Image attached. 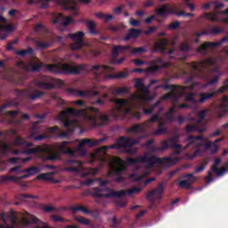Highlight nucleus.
I'll list each match as a JSON object with an SVG mask.
<instances>
[{"label": "nucleus", "mask_w": 228, "mask_h": 228, "mask_svg": "<svg viewBox=\"0 0 228 228\" xmlns=\"http://www.w3.org/2000/svg\"><path fill=\"white\" fill-rule=\"evenodd\" d=\"M39 220L37 217H33L31 219V221L26 219V218H23L21 220V225H23V227H28V225H31V224H38Z\"/></svg>", "instance_id": "c03bdc74"}, {"label": "nucleus", "mask_w": 228, "mask_h": 228, "mask_svg": "<svg viewBox=\"0 0 228 228\" xmlns=\"http://www.w3.org/2000/svg\"><path fill=\"white\" fill-rule=\"evenodd\" d=\"M198 104H204L206 101H210V99L216 97V92L200 93L198 94Z\"/></svg>", "instance_id": "bb28decb"}, {"label": "nucleus", "mask_w": 228, "mask_h": 228, "mask_svg": "<svg viewBox=\"0 0 228 228\" xmlns=\"http://www.w3.org/2000/svg\"><path fill=\"white\" fill-rule=\"evenodd\" d=\"M35 85L41 90H53L55 88L54 84L51 83V77L49 76H42L35 81Z\"/></svg>", "instance_id": "f8f14e48"}, {"label": "nucleus", "mask_w": 228, "mask_h": 228, "mask_svg": "<svg viewBox=\"0 0 228 228\" xmlns=\"http://www.w3.org/2000/svg\"><path fill=\"white\" fill-rule=\"evenodd\" d=\"M163 90H169L170 92H175V86L166 83L162 85Z\"/></svg>", "instance_id": "69168bd1"}, {"label": "nucleus", "mask_w": 228, "mask_h": 228, "mask_svg": "<svg viewBox=\"0 0 228 228\" xmlns=\"http://www.w3.org/2000/svg\"><path fill=\"white\" fill-rule=\"evenodd\" d=\"M69 94L70 95H77L78 97H97L99 96V91H90V90H77V89H69Z\"/></svg>", "instance_id": "2eb2a0df"}, {"label": "nucleus", "mask_w": 228, "mask_h": 228, "mask_svg": "<svg viewBox=\"0 0 228 228\" xmlns=\"http://www.w3.org/2000/svg\"><path fill=\"white\" fill-rule=\"evenodd\" d=\"M61 3L65 10H71L74 12V15H77V3L76 0H61Z\"/></svg>", "instance_id": "a878e982"}, {"label": "nucleus", "mask_w": 228, "mask_h": 228, "mask_svg": "<svg viewBox=\"0 0 228 228\" xmlns=\"http://www.w3.org/2000/svg\"><path fill=\"white\" fill-rule=\"evenodd\" d=\"M35 44H36V46L37 47V49H47V47H49V44L44 43L42 41L37 40L35 42Z\"/></svg>", "instance_id": "680f3d73"}, {"label": "nucleus", "mask_w": 228, "mask_h": 228, "mask_svg": "<svg viewBox=\"0 0 228 228\" xmlns=\"http://www.w3.org/2000/svg\"><path fill=\"white\" fill-rule=\"evenodd\" d=\"M152 143H154V140L151 139L144 145L151 151V152H158L159 147L154 146Z\"/></svg>", "instance_id": "37998d69"}, {"label": "nucleus", "mask_w": 228, "mask_h": 228, "mask_svg": "<svg viewBox=\"0 0 228 228\" xmlns=\"http://www.w3.org/2000/svg\"><path fill=\"white\" fill-rule=\"evenodd\" d=\"M206 113H208V110H202L197 113V117L200 118L198 121L199 124H200V122L206 118Z\"/></svg>", "instance_id": "bf43d9fd"}, {"label": "nucleus", "mask_w": 228, "mask_h": 228, "mask_svg": "<svg viewBox=\"0 0 228 228\" xmlns=\"http://www.w3.org/2000/svg\"><path fill=\"white\" fill-rule=\"evenodd\" d=\"M160 104L161 100H159L153 105H151L150 109H143L142 113H144L145 115H151V113H153L154 110H156V108H158V106H159Z\"/></svg>", "instance_id": "58836bf2"}, {"label": "nucleus", "mask_w": 228, "mask_h": 228, "mask_svg": "<svg viewBox=\"0 0 228 228\" xmlns=\"http://www.w3.org/2000/svg\"><path fill=\"white\" fill-rule=\"evenodd\" d=\"M21 172L25 173L26 175H21L20 179H28V177H31V175H35V174L40 173V167H31L21 170Z\"/></svg>", "instance_id": "cd10ccee"}, {"label": "nucleus", "mask_w": 228, "mask_h": 228, "mask_svg": "<svg viewBox=\"0 0 228 228\" xmlns=\"http://www.w3.org/2000/svg\"><path fill=\"white\" fill-rule=\"evenodd\" d=\"M83 113H85V110L67 108L66 110L59 113L58 118L59 120H65V118H67L69 115H70L71 117H79V115H83Z\"/></svg>", "instance_id": "dca6fc26"}, {"label": "nucleus", "mask_w": 228, "mask_h": 228, "mask_svg": "<svg viewBox=\"0 0 228 228\" xmlns=\"http://www.w3.org/2000/svg\"><path fill=\"white\" fill-rule=\"evenodd\" d=\"M220 163H222V159L218 157L214 160V164L210 168L211 172H216L218 170V165H220Z\"/></svg>", "instance_id": "6e6d98bb"}, {"label": "nucleus", "mask_w": 228, "mask_h": 228, "mask_svg": "<svg viewBox=\"0 0 228 228\" xmlns=\"http://www.w3.org/2000/svg\"><path fill=\"white\" fill-rule=\"evenodd\" d=\"M135 88L139 90V92H142V94H145L146 95H149L151 92L149 91V88L145 86L143 83H142L141 80H137L135 82Z\"/></svg>", "instance_id": "c9c22d12"}, {"label": "nucleus", "mask_w": 228, "mask_h": 228, "mask_svg": "<svg viewBox=\"0 0 228 228\" xmlns=\"http://www.w3.org/2000/svg\"><path fill=\"white\" fill-rule=\"evenodd\" d=\"M35 53V50H33L31 47H28L26 50H20L16 52V54L18 56H26V54H33Z\"/></svg>", "instance_id": "de8ad7c7"}, {"label": "nucleus", "mask_w": 228, "mask_h": 228, "mask_svg": "<svg viewBox=\"0 0 228 228\" xmlns=\"http://www.w3.org/2000/svg\"><path fill=\"white\" fill-rule=\"evenodd\" d=\"M206 167H208V160H204L200 166L197 167L194 170V174H200V172H204V170H206Z\"/></svg>", "instance_id": "5fc2aeb1"}, {"label": "nucleus", "mask_w": 228, "mask_h": 228, "mask_svg": "<svg viewBox=\"0 0 228 228\" xmlns=\"http://www.w3.org/2000/svg\"><path fill=\"white\" fill-rule=\"evenodd\" d=\"M224 42L228 43V37L221 38L217 42H204L201 45L197 48V53H204L206 49H213L215 47H220Z\"/></svg>", "instance_id": "ddd939ff"}, {"label": "nucleus", "mask_w": 228, "mask_h": 228, "mask_svg": "<svg viewBox=\"0 0 228 228\" xmlns=\"http://www.w3.org/2000/svg\"><path fill=\"white\" fill-rule=\"evenodd\" d=\"M169 142H171V147H172L173 149H175V150L183 149V151H186V149H187V148H184V147H186V146H183V145L178 144V143H175V140L174 138H170V141H169Z\"/></svg>", "instance_id": "4d7b16f0"}, {"label": "nucleus", "mask_w": 228, "mask_h": 228, "mask_svg": "<svg viewBox=\"0 0 228 228\" xmlns=\"http://www.w3.org/2000/svg\"><path fill=\"white\" fill-rule=\"evenodd\" d=\"M164 118H165V121L160 120L158 123L159 129H157L153 132L154 136H159L160 134H165L167 133L165 122L167 124H172V122H174V120H175V118H174V114H170L169 112H166L164 114Z\"/></svg>", "instance_id": "9b49d317"}, {"label": "nucleus", "mask_w": 228, "mask_h": 228, "mask_svg": "<svg viewBox=\"0 0 228 228\" xmlns=\"http://www.w3.org/2000/svg\"><path fill=\"white\" fill-rule=\"evenodd\" d=\"M142 35V31L136 28H130L128 33L124 37L125 42H128L131 38H138V37Z\"/></svg>", "instance_id": "7c9ffc66"}, {"label": "nucleus", "mask_w": 228, "mask_h": 228, "mask_svg": "<svg viewBox=\"0 0 228 228\" xmlns=\"http://www.w3.org/2000/svg\"><path fill=\"white\" fill-rule=\"evenodd\" d=\"M183 178L189 179L187 181H190V183H195V181H197V178L195 177V175H193V173L184 174L183 175Z\"/></svg>", "instance_id": "13d9d810"}, {"label": "nucleus", "mask_w": 228, "mask_h": 228, "mask_svg": "<svg viewBox=\"0 0 228 228\" xmlns=\"http://www.w3.org/2000/svg\"><path fill=\"white\" fill-rule=\"evenodd\" d=\"M180 51H182L183 53H188L191 51V46L187 41L182 42L180 45Z\"/></svg>", "instance_id": "49530a36"}, {"label": "nucleus", "mask_w": 228, "mask_h": 228, "mask_svg": "<svg viewBox=\"0 0 228 228\" xmlns=\"http://www.w3.org/2000/svg\"><path fill=\"white\" fill-rule=\"evenodd\" d=\"M178 186H180V188H184L185 190H191V183L188 180H182L178 183Z\"/></svg>", "instance_id": "09e8293b"}, {"label": "nucleus", "mask_w": 228, "mask_h": 228, "mask_svg": "<svg viewBox=\"0 0 228 228\" xmlns=\"http://www.w3.org/2000/svg\"><path fill=\"white\" fill-rule=\"evenodd\" d=\"M227 91H228V77L224 82V86H222L218 90L213 91V92H216V95H218V94H224V92H227Z\"/></svg>", "instance_id": "864d4df0"}, {"label": "nucleus", "mask_w": 228, "mask_h": 228, "mask_svg": "<svg viewBox=\"0 0 228 228\" xmlns=\"http://www.w3.org/2000/svg\"><path fill=\"white\" fill-rule=\"evenodd\" d=\"M145 129H147V124H135L129 129V133H143Z\"/></svg>", "instance_id": "72a5a7b5"}, {"label": "nucleus", "mask_w": 228, "mask_h": 228, "mask_svg": "<svg viewBox=\"0 0 228 228\" xmlns=\"http://www.w3.org/2000/svg\"><path fill=\"white\" fill-rule=\"evenodd\" d=\"M163 90H169L170 92H175V86L166 83L162 85Z\"/></svg>", "instance_id": "338daca9"}, {"label": "nucleus", "mask_w": 228, "mask_h": 228, "mask_svg": "<svg viewBox=\"0 0 228 228\" xmlns=\"http://www.w3.org/2000/svg\"><path fill=\"white\" fill-rule=\"evenodd\" d=\"M95 17H98V19H102L103 20H106V22L110 20H113L112 14H104L103 12H96Z\"/></svg>", "instance_id": "79ce46f5"}, {"label": "nucleus", "mask_w": 228, "mask_h": 228, "mask_svg": "<svg viewBox=\"0 0 228 228\" xmlns=\"http://www.w3.org/2000/svg\"><path fill=\"white\" fill-rule=\"evenodd\" d=\"M9 218L11 220L12 225H18L17 223V215H15V212L12 211L9 215Z\"/></svg>", "instance_id": "e2e57ef3"}, {"label": "nucleus", "mask_w": 228, "mask_h": 228, "mask_svg": "<svg viewBox=\"0 0 228 228\" xmlns=\"http://www.w3.org/2000/svg\"><path fill=\"white\" fill-rule=\"evenodd\" d=\"M4 31H8L9 33H12L13 31V26L12 25H0V40H6L8 37L7 33H4Z\"/></svg>", "instance_id": "2f4dec72"}, {"label": "nucleus", "mask_w": 228, "mask_h": 228, "mask_svg": "<svg viewBox=\"0 0 228 228\" xmlns=\"http://www.w3.org/2000/svg\"><path fill=\"white\" fill-rule=\"evenodd\" d=\"M113 95H124L129 94V87H114L112 89Z\"/></svg>", "instance_id": "e433bc0d"}, {"label": "nucleus", "mask_w": 228, "mask_h": 228, "mask_svg": "<svg viewBox=\"0 0 228 228\" xmlns=\"http://www.w3.org/2000/svg\"><path fill=\"white\" fill-rule=\"evenodd\" d=\"M140 142V139H132L131 137L126 136H120L117 139L116 143L109 145V146H102L100 148L102 152H106L108 149H114L116 151H120V149H131L134 145H137Z\"/></svg>", "instance_id": "6e6552de"}, {"label": "nucleus", "mask_w": 228, "mask_h": 228, "mask_svg": "<svg viewBox=\"0 0 228 228\" xmlns=\"http://www.w3.org/2000/svg\"><path fill=\"white\" fill-rule=\"evenodd\" d=\"M163 110H165L163 107H159V111L151 116L148 121H146V126H148V124H151V122H158V120H159V115L161 111H163Z\"/></svg>", "instance_id": "ea45409f"}, {"label": "nucleus", "mask_w": 228, "mask_h": 228, "mask_svg": "<svg viewBox=\"0 0 228 228\" xmlns=\"http://www.w3.org/2000/svg\"><path fill=\"white\" fill-rule=\"evenodd\" d=\"M186 133H202V129L199 128V126L197 125H188L185 126Z\"/></svg>", "instance_id": "a19ab883"}, {"label": "nucleus", "mask_w": 228, "mask_h": 228, "mask_svg": "<svg viewBox=\"0 0 228 228\" xmlns=\"http://www.w3.org/2000/svg\"><path fill=\"white\" fill-rule=\"evenodd\" d=\"M106 138L107 137H102L95 141L85 138L84 140H82V142H84V145H88V147H95V145H99V143H102V142H105Z\"/></svg>", "instance_id": "473e14b6"}, {"label": "nucleus", "mask_w": 228, "mask_h": 228, "mask_svg": "<svg viewBox=\"0 0 228 228\" xmlns=\"http://www.w3.org/2000/svg\"><path fill=\"white\" fill-rule=\"evenodd\" d=\"M96 26L97 25L92 20L87 22V28H88V31H89L90 35H97L98 32H97V30H95Z\"/></svg>", "instance_id": "a18cd8bd"}, {"label": "nucleus", "mask_w": 228, "mask_h": 228, "mask_svg": "<svg viewBox=\"0 0 228 228\" xmlns=\"http://www.w3.org/2000/svg\"><path fill=\"white\" fill-rule=\"evenodd\" d=\"M109 171L107 177H115L116 183H122L124 176L122 174L127 170V164L120 157L112 156L108 161Z\"/></svg>", "instance_id": "20e7f679"}, {"label": "nucleus", "mask_w": 228, "mask_h": 228, "mask_svg": "<svg viewBox=\"0 0 228 228\" xmlns=\"http://www.w3.org/2000/svg\"><path fill=\"white\" fill-rule=\"evenodd\" d=\"M162 148H159L158 152H161V151H167V149H170L172 147V142L169 140L162 141L161 142Z\"/></svg>", "instance_id": "8fccbe9b"}, {"label": "nucleus", "mask_w": 228, "mask_h": 228, "mask_svg": "<svg viewBox=\"0 0 228 228\" xmlns=\"http://www.w3.org/2000/svg\"><path fill=\"white\" fill-rule=\"evenodd\" d=\"M202 88H206V86L199 83V82H194L191 86H183L181 87L183 91L184 90H202Z\"/></svg>", "instance_id": "f704fd0d"}, {"label": "nucleus", "mask_w": 228, "mask_h": 228, "mask_svg": "<svg viewBox=\"0 0 228 228\" xmlns=\"http://www.w3.org/2000/svg\"><path fill=\"white\" fill-rule=\"evenodd\" d=\"M155 13L163 19H167V15H177V11L174 7H168V4H163L159 8L155 9Z\"/></svg>", "instance_id": "4468645a"}, {"label": "nucleus", "mask_w": 228, "mask_h": 228, "mask_svg": "<svg viewBox=\"0 0 228 228\" xmlns=\"http://www.w3.org/2000/svg\"><path fill=\"white\" fill-rule=\"evenodd\" d=\"M12 143L14 147L23 149V154H27V156L36 154L42 161H58L61 159V155L60 154L71 156V158L76 156V151L69 147V145H70V142L69 141L54 143L53 149H56L58 151H54L53 147L49 144H41L36 148H31L34 145L33 142H28L20 136H18Z\"/></svg>", "instance_id": "f257e3e1"}, {"label": "nucleus", "mask_w": 228, "mask_h": 228, "mask_svg": "<svg viewBox=\"0 0 228 228\" xmlns=\"http://www.w3.org/2000/svg\"><path fill=\"white\" fill-rule=\"evenodd\" d=\"M67 171L68 172H75L77 173L81 170L83 167V163L77 159H67L66 160Z\"/></svg>", "instance_id": "4be33fe9"}, {"label": "nucleus", "mask_w": 228, "mask_h": 228, "mask_svg": "<svg viewBox=\"0 0 228 228\" xmlns=\"http://www.w3.org/2000/svg\"><path fill=\"white\" fill-rule=\"evenodd\" d=\"M180 159H172L171 157L165 158H157L156 156H150L146 154L144 156H141L137 159H134L131 157L126 158V161L128 165H137V163H145L148 167H154V165H160V167H172V165H175L176 161H179Z\"/></svg>", "instance_id": "7ed1b4c3"}, {"label": "nucleus", "mask_w": 228, "mask_h": 228, "mask_svg": "<svg viewBox=\"0 0 228 228\" xmlns=\"http://www.w3.org/2000/svg\"><path fill=\"white\" fill-rule=\"evenodd\" d=\"M68 37L71 38L74 42L70 45L72 51H79L85 45V32L83 31L68 34Z\"/></svg>", "instance_id": "9d476101"}, {"label": "nucleus", "mask_w": 228, "mask_h": 228, "mask_svg": "<svg viewBox=\"0 0 228 228\" xmlns=\"http://www.w3.org/2000/svg\"><path fill=\"white\" fill-rule=\"evenodd\" d=\"M163 191H165V183H159L157 188L150 191L146 194V199H152V197H155L157 200H159L163 199Z\"/></svg>", "instance_id": "f3484780"}, {"label": "nucleus", "mask_w": 228, "mask_h": 228, "mask_svg": "<svg viewBox=\"0 0 228 228\" xmlns=\"http://www.w3.org/2000/svg\"><path fill=\"white\" fill-rule=\"evenodd\" d=\"M132 54H144V53H147V48L142 46V47H135L132 48L131 50Z\"/></svg>", "instance_id": "603ef678"}, {"label": "nucleus", "mask_w": 228, "mask_h": 228, "mask_svg": "<svg viewBox=\"0 0 228 228\" xmlns=\"http://www.w3.org/2000/svg\"><path fill=\"white\" fill-rule=\"evenodd\" d=\"M180 26H181V22H179L178 20H175L171 24L167 25V29L175 30V29H178Z\"/></svg>", "instance_id": "052dcab7"}, {"label": "nucleus", "mask_w": 228, "mask_h": 228, "mask_svg": "<svg viewBox=\"0 0 228 228\" xmlns=\"http://www.w3.org/2000/svg\"><path fill=\"white\" fill-rule=\"evenodd\" d=\"M216 65V60L207 59L201 61H192L191 62V69L197 77H204L206 72H217L218 68L211 69V67Z\"/></svg>", "instance_id": "39448f33"}, {"label": "nucleus", "mask_w": 228, "mask_h": 228, "mask_svg": "<svg viewBox=\"0 0 228 228\" xmlns=\"http://www.w3.org/2000/svg\"><path fill=\"white\" fill-rule=\"evenodd\" d=\"M142 191L141 187H133L130 190H121V191H111L109 193L102 194V189L96 187L94 191L92 192V197L94 199H120L124 197V195H134L136 193H140Z\"/></svg>", "instance_id": "423d86ee"}, {"label": "nucleus", "mask_w": 228, "mask_h": 228, "mask_svg": "<svg viewBox=\"0 0 228 228\" xmlns=\"http://www.w3.org/2000/svg\"><path fill=\"white\" fill-rule=\"evenodd\" d=\"M168 40L162 38L154 45L156 51H159L161 54H174V50H168Z\"/></svg>", "instance_id": "a211bd4d"}, {"label": "nucleus", "mask_w": 228, "mask_h": 228, "mask_svg": "<svg viewBox=\"0 0 228 228\" xmlns=\"http://www.w3.org/2000/svg\"><path fill=\"white\" fill-rule=\"evenodd\" d=\"M52 175L53 173H42L37 175V179L39 181H50Z\"/></svg>", "instance_id": "3c124183"}, {"label": "nucleus", "mask_w": 228, "mask_h": 228, "mask_svg": "<svg viewBox=\"0 0 228 228\" xmlns=\"http://www.w3.org/2000/svg\"><path fill=\"white\" fill-rule=\"evenodd\" d=\"M110 102H114L117 105L116 108L110 111L111 117L115 120H119L122 117H127L131 113V106L129 105V100L120 98H110Z\"/></svg>", "instance_id": "0eeeda50"}, {"label": "nucleus", "mask_w": 228, "mask_h": 228, "mask_svg": "<svg viewBox=\"0 0 228 228\" xmlns=\"http://www.w3.org/2000/svg\"><path fill=\"white\" fill-rule=\"evenodd\" d=\"M89 110H90V111H92V113H95L96 116L88 115L87 120L93 127H97V115H99V109H97L95 107H91V108H89Z\"/></svg>", "instance_id": "c85d7f7f"}, {"label": "nucleus", "mask_w": 228, "mask_h": 228, "mask_svg": "<svg viewBox=\"0 0 228 228\" xmlns=\"http://www.w3.org/2000/svg\"><path fill=\"white\" fill-rule=\"evenodd\" d=\"M151 65L152 66L148 68L149 72H158L160 69H167V67H168V64L164 62L163 59L159 57L151 61Z\"/></svg>", "instance_id": "6ab92c4d"}, {"label": "nucleus", "mask_w": 228, "mask_h": 228, "mask_svg": "<svg viewBox=\"0 0 228 228\" xmlns=\"http://www.w3.org/2000/svg\"><path fill=\"white\" fill-rule=\"evenodd\" d=\"M184 3V6L189 8L190 12H195V4L193 3H190V0H183Z\"/></svg>", "instance_id": "0e129e2a"}, {"label": "nucleus", "mask_w": 228, "mask_h": 228, "mask_svg": "<svg viewBox=\"0 0 228 228\" xmlns=\"http://www.w3.org/2000/svg\"><path fill=\"white\" fill-rule=\"evenodd\" d=\"M205 181L207 184L213 183V171H211V169L208 172V175L205 177Z\"/></svg>", "instance_id": "774afa93"}, {"label": "nucleus", "mask_w": 228, "mask_h": 228, "mask_svg": "<svg viewBox=\"0 0 228 228\" xmlns=\"http://www.w3.org/2000/svg\"><path fill=\"white\" fill-rule=\"evenodd\" d=\"M204 140V135H189L185 140L184 142L186 143L184 149H188V147H194V149H200V147H204L205 151H209L212 147H214L213 142L206 140L207 142H202Z\"/></svg>", "instance_id": "1a4fd4ad"}, {"label": "nucleus", "mask_w": 228, "mask_h": 228, "mask_svg": "<svg viewBox=\"0 0 228 228\" xmlns=\"http://www.w3.org/2000/svg\"><path fill=\"white\" fill-rule=\"evenodd\" d=\"M20 67L26 72H40L42 67L46 69L50 74H81V72H93L96 77H99L101 74H106V72H113L114 69L111 66L107 65H94L90 66L88 64H81L77 66H72L67 63H56V64H37L35 62H29L24 64L20 62Z\"/></svg>", "instance_id": "f03ea898"}, {"label": "nucleus", "mask_w": 228, "mask_h": 228, "mask_svg": "<svg viewBox=\"0 0 228 228\" xmlns=\"http://www.w3.org/2000/svg\"><path fill=\"white\" fill-rule=\"evenodd\" d=\"M224 28L220 27H211L207 30H203L202 32H194L192 37H204V35H220V33H224Z\"/></svg>", "instance_id": "aec40b11"}, {"label": "nucleus", "mask_w": 228, "mask_h": 228, "mask_svg": "<svg viewBox=\"0 0 228 228\" xmlns=\"http://www.w3.org/2000/svg\"><path fill=\"white\" fill-rule=\"evenodd\" d=\"M219 113L218 117L222 118L225 113H228V97L224 96L221 102V104L219 105Z\"/></svg>", "instance_id": "c756f323"}, {"label": "nucleus", "mask_w": 228, "mask_h": 228, "mask_svg": "<svg viewBox=\"0 0 228 228\" xmlns=\"http://www.w3.org/2000/svg\"><path fill=\"white\" fill-rule=\"evenodd\" d=\"M132 47L131 45H114L112 48V57L117 58L120 54L126 53H131Z\"/></svg>", "instance_id": "5701e85b"}, {"label": "nucleus", "mask_w": 228, "mask_h": 228, "mask_svg": "<svg viewBox=\"0 0 228 228\" xmlns=\"http://www.w3.org/2000/svg\"><path fill=\"white\" fill-rule=\"evenodd\" d=\"M18 94L20 97H25L27 99H30L31 101H37V99H40V97L45 95V93L42 91H37L36 93L29 94V92L27 90H19Z\"/></svg>", "instance_id": "412c9836"}, {"label": "nucleus", "mask_w": 228, "mask_h": 228, "mask_svg": "<svg viewBox=\"0 0 228 228\" xmlns=\"http://www.w3.org/2000/svg\"><path fill=\"white\" fill-rule=\"evenodd\" d=\"M73 21L74 20L72 19V17L65 18V16H63V13H59L57 16L54 17L53 20L54 24H61L64 27L69 26V24H71V22Z\"/></svg>", "instance_id": "b1692460"}, {"label": "nucleus", "mask_w": 228, "mask_h": 228, "mask_svg": "<svg viewBox=\"0 0 228 228\" xmlns=\"http://www.w3.org/2000/svg\"><path fill=\"white\" fill-rule=\"evenodd\" d=\"M72 211H74V213H77V211H82L85 215H91L95 220L99 218V210H89L83 206L73 207Z\"/></svg>", "instance_id": "393cba45"}, {"label": "nucleus", "mask_w": 228, "mask_h": 228, "mask_svg": "<svg viewBox=\"0 0 228 228\" xmlns=\"http://www.w3.org/2000/svg\"><path fill=\"white\" fill-rule=\"evenodd\" d=\"M185 102H191L192 104H199V100L195 99V93H187L185 94Z\"/></svg>", "instance_id": "4c0bfd02"}]
</instances>
